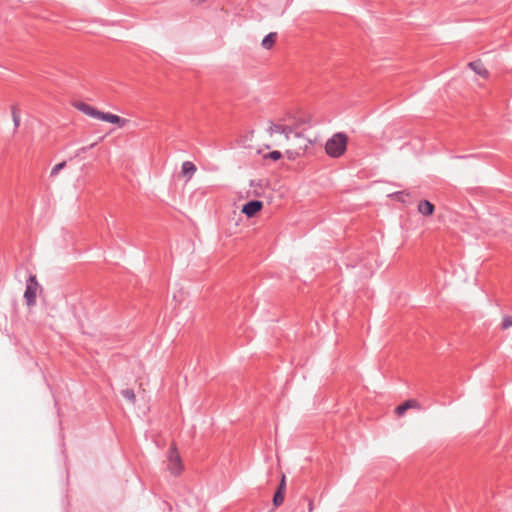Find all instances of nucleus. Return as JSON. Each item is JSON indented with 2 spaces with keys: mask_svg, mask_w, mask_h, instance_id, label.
<instances>
[{
  "mask_svg": "<svg viewBox=\"0 0 512 512\" xmlns=\"http://www.w3.org/2000/svg\"><path fill=\"white\" fill-rule=\"evenodd\" d=\"M75 108H77L79 111H81L82 113L92 117V118H95V119H99L100 118V115H101V112L100 110L90 106L89 104L85 103V102H76L74 104Z\"/></svg>",
  "mask_w": 512,
  "mask_h": 512,
  "instance_id": "5",
  "label": "nucleus"
},
{
  "mask_svg": "<svg viewBox=\"0 0 512 512\" xmlns=\"http://www.w3.org/2000/svg\"><path fill=\"white\" fill-rule=\"evenodd\" d=\"M285 131H288V126L286 125H282V124H275L273 122H270V125L267 129V132L270 134V135H273L274 133H282V132H285Z\"/></svg>",
  "mask_w": 512,
  "mask_h": 512,
  "instance_id": "13",
  "label": "nucleus"
},
{
  "mask_svg": "<svg viewBox=\"0 0 512 512\" xmlns=\"http://www.w3.org/2000/svg\"><path fill=\"white\" fill-rule=\"evenodd\" d=\"M416 404H417V403H416V401H414V400H407V401H405L404 403H402L401 405H399V406H397V407H396V409H395V413H396L398 416H403V415H404V413H405L408 409H410V408H412V407L416 406Z\"/></svg>",
  "mask_w": 512,
  "mask_h": 512,
  "instance_id": "11",
  "label": "nucleus"
},
{
  "mask_svg": "<svg viewBox=\"0 0 512 512\" xmlns=\"http://www.w3.org/2000/svg\"><path fill=\"white\" fill-rule=\"evenodd\" d=\"M65 166H66V162H65V161H62V162H60V163L56 164V165L52 168V170H51V172H50V176H51V177L56 176V175H57V174H58V173H59V172H60V171L65 167Z\"/></svg>",
  "mask_w": 512,
  "mask_h": 512,
  "instance_id": "17",
  "label": "nucleus"
},
{
  "mask_svg": "<svg viewBox=\"0 0 512 512\" xmlns=\"http://www.w3.org/2000/svg\"><path fill=\"white\" fill-rule=\"evenodd\" d=\"M281 157H282V153L277 150L271 151L264 156L265 159H271L273 161H277V160L281 159Z\"/></svg>",
  "mask_w": 512,
  "mask_h": 512,
  "instance_id": "16",
  "label": "nucleus"
},
{
  "mask_svg": "<svg viewBox=\"0 0 512 512\" xmlns=\"http://www.w3.org/2000/svg\"><path fill=\"white\" fill-rule=\"evenodd\" d=\"M510 326H512V317L511 316L504 317L503 322H502V328L507 329Z\"/></svg>",
  "mask_w": 512,
  "mask_h": 512,
  "instance_id": "20",
  "label": "nucleus"
},
{
  "mask_svg": "<svg viewBox=\"0 0 512 512\" xmlns=\"http://www.w3.org/2000/svg\"><path fill=\"white\" fill-rule=\"evenodd\" d=\"M286 490V482H285V476L283 475L280 481V484L273 496V505L275 507H279L284 502V494Z\"/></svg>",
  "mask_w": 512,
  "mask_h": 512,
  "instance_id": "6",
  "label": "nucleus"
},
{
  "mask_svg": "<svg viewBox=\"0 0 512 512\" xmlns=\"http://www.w3.org/2000/svg\"><path fill=\"white\" fill-rule=\"evenodd\" d=\"M394 196L401 202H406V197L409 196V193H406L405 191L396 192Z\"/></svg>",
  "mask_w": 512,
  "mask_h": 512,
  "instance_id": "19",
  "label": "nucleus"
},
{
  "mask_svg": "<svg viewBox=\"0 0 512 512\" xmlns=\"http://www.w3.org/2000/svg\"><path fill=\"white\" fill-rule=\"evenodd\" d=\"M313 509H314L313 500L308 499V512H313Z\"/></svg>",
  "mask_w": 512,
  "mask_h": 512,
  "instance_id": "21",
  "label": "nucleus"
},
{
  "mask_svg": "<svg viewBox=\"0 0 512 512\" xmlns=\"http://www.w3.org/2000/svg\"><path fill=\"white\" fill-rule=\"evenodd\" d=\"M469 68H471L476 74L487 78L488 77V71L484 67L483 63L480 60L472 61L468 63Z\"/></svg>",
  "mask_w": 512,
  "mask_h": 512,
  "instance_id": "9",
  "label": "nucleus"
},
{
  "mask_svg": "<svg viewBox=\"0 0 512 512\" xmlns=\"http://www.w3.org/2000/svg\"><path fill=\"white\" fill-rule=\"evenodd\" d=\"M38 282L35 275H30L27 280L26 289L24 292V298L28 306H34L36 304V291Z\"/></svg>",
  "mask_w": 512,
  "mask_h": 512,
  "instance_id": "2",
  "label": "nucleus"
},
{
  "mask_svg": "<svg viewBox=\"0 0 512 512\" xmlns=\"http://www.w3.org/2000/svg\"><path fill=\"white\" fill-rule=\"evenodd\" d=\"M467 156H463V155H460V156H455V158H459V159H463V158H466Z\"/></svg>",
  "mask_w": 512,
  "mask_h": 512,
  "instance_id": "23",
  "label": "nucleus"
},
{
  "mask_svg": "<svg viewBox=\"0 0 512 512\" xmlns=\"http://www.w3.org/2000/svg\"><path fill=\"white\" fill-rule=\"evenodd\" d=\"M276 38H277V33H275V32H271V33L267 34L262 40V43H261L262 47L265 49H270L272 47V45L275 43Z\"/></svg>",
  "mask_w": 512,
  "mask_h": 512,
  "instance_id": "12",
  "label": "nucleus"
},
{
  "mask_svg": "<svg viewBox=\"0 0 512 512\" xmlns=\"http://www.w3.org/2000/svg\"><path fill=\"white\" fill-rule=\"evenodd\" d=\"M435 210L434 205L428 200H421L418 203V212L423 216H430Z\"/></svg>",
  "mask_w": 512,
  "mask_h": 512,
  "instance_id": "8",
  "label": "nucleus"
},
{
  "mask_svg": "<svg viewBox=\"0 0 512 512\" xmlns=\"http://www.w3.org/2000/svg\"><path fill=\"white\" fill-rule=\"evenodd\" d=\"M348 137L343 132L335 133L325 144L326 153L333 158H339L347 149Z\"/></svg>",
  "mask_w": 512,
  "mask_h": 512,
  "instance_id": "1",
  "label": "nucleus"
},
{
  "mask_svg": "<svg viewBox=\"0 0 512 512\" xmlns=\"http://www.w3.org/2000/svg\"><path fill=\"white\" fill-rule=\"evenodd\" d=\"M122 396L127 399L128 401L134 403L136 396L132 389H125L121 391Z\"/></svg>",
  "mask_w": 512,
  "mask_h": 512,
  "instance_id": "15",
  "label": "nucleus"
},
{
  "mask_svg": "<svg viewBox=\"0 0 512 512\" xmlns=\"http://www.w3.org/2000/svg\"><path fill=\"white\" fill-rule=\"evenodd\" d=\"M99 120L109 122L112 124H117L119 127H123L127 122L125 118L108 112H101Z\"/></svg>",
  "mask_w": 512,
  "mask_h": 512,
  "instance_id": "7",
  "label": "nucleus"
},
{
  "mask_svg": "<svg viewBox=\"0 0 512 512\" xmlns=\"http://www.w3.org/2000/svg\"><path fill=\"white\" fill-rule=\"evenodd\" d=\"M87 147H82L81 149H79V153H85L87 151Z\"/></svg>",
  "mask_w": 512,
  "mask_h": 512,
  "instance_id": "22",
  "label": "nucleus"
},
{
  "mask_svg": "<svg viewBox=\"0 0 512 512\" xmlns=\"http://www.w3.org/2000/svg\"><path fill=\"white\" fill-rule=\"evenodd\" d=\"M182 173L184 176H187L188 178H191L194 173L196 172V166L191 161H185L182 163Z\"/></svg>",
  "mask_w": 512,
  "mask_h": 512,
  "instance_id": "10",
  "label": "nucleus"
},
{
  "mask_svg": "<svg viewBox=\"0 0 512 512\" xmlns=\"http://www.w3.org/2000/svg\"><path fill=\"white\" fill-rule=\"evenodd\" d=\"M263 208V202L260 200H250L242 206L241 212L248 218L254 217Z\"/></svg>",
  "mask_w": 512,
  "mask_h": 512,
  "instance_id": "4",
  "label": "nucleus"
},
{
  "mask_svg": "<svg viewBox=\"0 0 512 512\" xmlns=\"http://www.w3.org/2000/svg\"><path fill=\"white\" fill-rule=\"evenodd\" d=\"M281 134L284 135L286 140L290 139L291 134H293L295 137H301L300 132H294L293 128L291 126H288V131L282 132Z\"/></svg>",
  "mask_w": 512,
  "mask_h": 512,
  "instance_id": "18",
  "label": "nucleus"
},
{
  "mask_svg": "<svg viewBox=\"0 0 512 512\" xmlns=\"http://www.w3.org/2000/svg\"><path fill=\"white\" fill-rule=\"evenodd\" d=\"M11 114H12L14 127H15V129H17L20 125V114H19V110H18L17 106H15V105L12 106Z\"/></svg>",
  "mask_w": 512,
  "mask_h": 512,
  "instance_id": "14",
  "label": "nucleus"
},
{
  "mask_svg": "<svg viewBox=\"0 0 512 512\" xmlns=\"http://www.w3.org/2000/svg\"><path fill=\"white\" fill-rule=\"evenodd\" d=\"M168 469L174 475H179L183 469L181 458L175 447H171L168 454Z\"/></svg>",
  "mask_w": 512,
  "mask_h": 512,
  "instance_id": "3",
  "label": "nucleus"
}]
</instances>
